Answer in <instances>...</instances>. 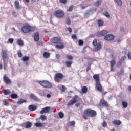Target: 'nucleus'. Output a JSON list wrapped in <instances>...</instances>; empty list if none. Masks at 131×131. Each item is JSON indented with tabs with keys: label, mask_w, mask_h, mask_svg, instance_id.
Masks as SVG:
<instances>
[{
	"label": "nucleus",
	"mask_w": 131,
	"mask_h": 131,
	"mask_svg": "<svg viewBox=\"0 0 131 131\" xmlns=\"http://www.w3.org/2000/svg\"><path fill=\"white\" fill-rule=\"evenodd\" d=\"M120 73L121 74H122L123 73H124V71H123V69H121V71H120Z\"/></svg>",
	"instance_id": "0e129e2a"
},
{
	"label": "nucleus",
	"mask_w": 131,
	"mask_h": 131,
	"mask_svg": "<svg viewBox=\"0 0 131 131\" xmlns=\"http://www.w3.org/2000/svg\"><path fill=\"white\" fill-rule=\"evenodd\" d=\"M78 99V96L75 95L73 98V99L70 100L68 103V106H73L75 103H77L78 101L77 100Z\"/></svg>",
	"instance_id": "6e6552de"
},
{
	"label": "nucleus",
	"mask_w": 131,
	"mask_h": 131,
	"mask_svg": "<svg viewBox=\"0 0 131 131\" xmlns=\"http://www.w3.org/2000/svg\"><path fill=\"white\" fill-rule=\"evenodd\" d=\"M8 41H9L10 43L12 45L14 42V39L13 38H9L8 39Z\"/></svg>",
	"instance_id": "603ef678"
},
{
	"label": "nucleus",
	"mask_w": 131,
	"mask_h": 131,
	"mask_svg": "<svg viewBox=\"0 0 131 131\" xmlns=\"http://www.w3.org/2000/svg\"><path fill=\"white\" fill-rule=\"evenodd\" d=\"M35 126H36V127H42L43 124L40 122H37L35 124Z\"/></svg>",
	"instance_id": "bb28decb"
},
{
	"label": "nucleus",
	"mask_w": 131,
	"mask_h": 131,
	"mask_svg": "<svg viewBox=\"0 0 131 131\" xmlns=\"http://www.w3.org/2000/svg\"><path fill=\"white\" fill-rule=\"evenodd\" d=\"M97 115V112L94 110L87 108L83 111L82 115V118L85 120H88V117H95Z\"/></svg>",
	"instance_id": "f257e3e1"
},
{
	"label": "nucleus",
	"mask_w": 131,
	"mask_h": 131,
	"mask_svg": "<svg viewBox=\"0 0 131 131\" xmlns=\"http://www.w3.org/2000/svg\"><path fill=\"white\" fill-rule=\"evenodd\" d=\"M120 30H121V31H124V29L123 28V27H121Z\"/></svg>",
	"instance_id": "338daca9"
},
{
	"label": "nucleus",
	"mask_w": 131,
	"mask_h": 131,
	"mask_svg": "<svg viewBox=\"0 0 131 131\" xmlns=\"http://www.w3.org/2000/svg\"><path fill=\"white\" fill-rule=\"evenodd\" d=\"M21 30L23 33H29L32 31H34V28L28 24L24 25L21 28Z\"/></svg>",
	"instance_id": "20e7f679"
},
{
	"label": "nucleus",
	"mask_w": 131,
	"mask_h": 131,
	"mask_svg": "<svg viewBox=\"0 0 131 131\" xmlns=\"http://www.w3.org/2000/svg\"><path fill=\"white\" fill-rule=\"evenodd\" d=\"M72 38L75 40V39H77V36H76V35L75 34H72Z\"/></svg>",
	"instance_id": "09e8293b"
},
{
	"label": "nucleus",
	"mask_w": 131,
	"mask_h": 131,
	"mask_svg": "<svg viewBox=\"0 0 131 131\" xmlns=\"http://www.w3.org/2000/svg\"><path fill=\"white\" fill-rule=\"evenodd\" d=\"M3 102L4 103V104L5 105V106H9V105H10L9 102H8V100L7 99L3 100Z\"/></svg>",
	"instance_id": "e433bc0d"
},
{
	"label": "nucleus",
	"mask_w": 131,
	"mask_h": 131,
	"mask_svg": "<svg viewBox=\"0 0 131 131\" xmlns=\"http://www.w3.org/2000/svg\"><path fill=\"white\" fill-rule=\"evenodd\" d=\"M14 6L17 10H20V3H19V1L16 0L14 2Z\"/></svg>",
	"instance_id": "aec40b11"
},
{
	"label": "nucleus",
	"mask_w": 131,
	"mask_h": 131,
	"mask_svg": "<svg viewBox=\"0 0 131 131\" xmlns=\"http://www.w3.org/2000/svg\"><path fill=\"white\" fill-rule=\"evenodd\" d=\"M4 95H10L11 94V91L9 90L4 89L2 91Z\"/></svg>",
	"instance_id": "393cba45"
},
{
	"label": "nucleus",
	"mask_w": 131,
	"mask_h": 131,
	"mask_svg": "<svg viewBox=\"0 0 131 131\" xmlns=\"http://www.w3.org/2000/svg\"><path fill=\"white\" fill-rule=\"evenodd\" d=\"M58 115H59V117L60 118H63V117H64V113H63V112H60L58 113Z\"/></svg>",
	"instance_id": "a18cd8bd"
},
{
	"label": "nucleus",
	"mask_w": 131,
	"mask_h": 131,
	"mask_svg": "<svg viewBox=\"0 0 131 131\" xmlns=\"http://www.w3.org/2000/svg\"><path fill=\"white\" fill-rule=\"evenodd\" d=\"M121 59H122L118 62L117 66H121V64H122L123 61H124L125 59H126V57L123 56L122 57Z\"/></svg>",
	"instance_id": "b1692460"
},
{
	"label": "nucleus",
	"mask_w": 131,
	"mask_h": 131,
	"mask_svg": "<svg viewBox=\"0 0 131 131\" xmlns=\"http://www.w3.org/2000/svg\"><path fill=\"white\" fill-rule=\"evenodd\" d=\"M113 124L114 125H120L121 124V121L119 120H114L113 121Z\"/></svg>",
	"instance_id": "5701e85b"
},
{
	"label": "nucleus",
	"mask_w": 131,
	"mask_h": 131,
	"mask_svg": "<svg viewBox=\"0 0 131 131\" xmlns=\"http://www.w3.org/2000/svg\"><path fill=\"white\" fill-rule=\"evenodd\" d=\"M73 10V6H71L69 9L67 10L68 12H72V11Z\"/></svg>",
	"instance_id": "49530a36"
},
{
	"label": "nucleus",
	"mask_w": 131,
	"mask_h": 131,
	"mask_svg": "<svg viewBox=\"0 0 131 131\" xmlns=\"http://www.w3.org/2000/svg\"><path fill=\"white\" fill-rule=\"evenodd\" d=\"M108 34V32L106 30H102L101 31L98 32L97 33V36H105L106 34Z\"/></svg>",
	"instance_id": "ddd939ff"
},
{
	"label": "nucleus",
	"mask_w": 131,
	"mask_h": 131,
	"mask_svg": "<svg viewBox=\"0 0 131 131\" xmlns=\"http://www.w3.org/2000/svg\"><path fill=\"white\" fill-rule=\"evenodd\" d=\"M27 102L26 100L22 99V98H19L18 100V101L17 102V105H21V104H23V103H26Z\"/></svg>",
	"instance_id": "4be33fe9"
},
{
	"label": "nucleus",
	"mask_w": 131,
	"mask_h": 131,
	"mask_svg": "<svg viewBox=\"0 0 131 131\" xmlns=\"http://www.w3.org/2000/svg\"><path fill=\"white\" fill-rule=\"evenodd\" d=\"M82 93H83V94L88 93V87H86V86H83L82 88Z\"/></svg>",
	"instance_id": "cd10ccee"
},
{
	"label": "nucleus",
	"mask_w": 131,
	"mask_h": 131,
	"mask_svg": "<svg viewBox=\"0 0 131 131\" xmlns=\"http://www.w3.org/2000/svg\"><path fill=\"white\" fill-rule=\"evenodd\" d=\"M66 90V88L65 86H64V85H62V92H64V91Z\"/></svg>",
	"instance_id": "6e6d98bb"
},
{
	"label": "nucleus",
	"mask_w": 131,
	"mask_h": 131,
	"mask_svg": "<svg viewBox=\"0 0 131 131\" xmlns=\"http://www.w3.org/2000/svg\"><path fill=\"white\" fill-rule=\"evenodd\" d=\"M34 40H35V41H38V40H39V33L38 32L35 33L34 35Z\"/></svg>",
	"instance_id": "412c9836"
},
{
	"label": "nucleus",
	"mask_w": 131,
	"mask_h": 131,
	"mask_svg": "<svg viewBox=\"0 0 131 131\" xmlns=\"http://www.w3.org/2000/svg\"><path fill=\"white\" fill-rule=\"evenodd\" d=\"M56 59H60V54H57L56 55Z\"/></svg>",
	"instance_id": "4d7b16f0"
},
{
	"label": "nucleus",
	"mask_w": 131,
	"mask_h": 131,
	"mask_svg": "<svg viewBox=\"0 0 131 131\" xmlns=\"http://www.w3.org/2000/svg\"><path fill=\"white\" fill-rule=\"evenodd\" d=\"M30 98H31L32 100H34V101H36V102H39V101H40L39 98H38V97H36L33 94H31Z\"/></svg>",
	"instance_id": "a211bd4d"
},
{
	"label": "nucleus",
	"mask_w": 131,
	"mask_h": 131,
	"mask_svg": "<svg viewBox=\"0 0 131 131\" xmlns=\"http://www.w3.org/2000/svg\"><path fill=\"white\" fill-rule=\"evenodd\" d=\"M38 83L45 89H51L53 86L52 83L47 80L39 81H38Z\"/></svg>",
	"instance_id": "423d86ee"
},
{
	"label": "nucleus",
	"mask_w": 131,
	"mask_h": 131,
	"mask_svg": "<svg viewBox=\"0 0 131 131\" xmlns=\"http://www.w3.org/2000/svg\"><path fill=\"white\" fill-rule=\"evenodd\" d=\"M95 48L94 49V50L95 52H98V51H100L101 49H102V43H98L96 46H94Z\"/></svg>",
	"instance_id": "dca6fc26"
},
{
	"label": "nucleus",
	"mask_w": 131,
	"mask_h": 131,
	"mask_svg": "<svg viewBox=\"0 0 131 131\" xmlns=\"http://www.w3.org/2000/svg\"><path fill=\"white\" fill-rule=\"evenodd\" d=\"M69 125L70 126H73V125H75V122L74 121H70L69 122Z\"/></svg>",
	"instance_id": "c03bdc74"
},
{
	"label": "nucleus",
	"mask_w": 131,
	"mask_h": 131,
	"mask_svg": "<svg viewBox=\"0 0 131 131\" xmlns=\"http://www.w3.org/2000/svg\"><path fill=\"white\" fill-rule=\"evenodd\" d=\"M7 50H2V56L3 59H7L8 58V54H7Z\"/></svg>",
	"instance_id": "f3484780"
},
{
	"label": "nucleus",
	"mask_w": 131,
	"mask_h": 131,
	"mask_svg": "<svg viewBox=\"0 0 131 131\" xmlns=\"http://www.w3.org/2000/svg\"><path fill=\"white\" fill-rule=\"evenodd\" d=\"M89 70H91V67H87L86 72H88V71H89Z\"/></svg>",
	"instance_id": "680f3d73"
},
{
	"label": "nucleus",
	"mask_w": 131,
	"mask_h": 131,
	"mask_svg": "<svg viewBox=\"0 0 131 131\" xmlns=\"http://www.w3.org/2000/svg\"><path fill=\"white\" fill-rule=\"evenodd\" d=\"M3 80L5 82L6 84H11L12 83V81L8 76H7V75H4L3 76Z\"/></svg>",
	"instance_id": "9b49d317"
},
{
	"label": "nucleus",
	"mask_w": 131,
	"mask_h": 131,
	"mask_svg": "<svg viewBox=\"0 0 131 131\" xmlns=\"http://www.w3.org/2000/svg\"><path fill=\"white\" fill-rule=\"evenodd\" d=\"M92 43H93V45L94 46V47H96L98 45V41L96 39H95L93 40Z\"/></svg>",
	"instance_id": "37998d69"
},
{
	"label": "nucleus",
	"mask_w": 131,
	"mask_h": 131,
	"mask_svg": "<svg viewBox=\"0 0 131 131\" xmlns=\"http://www.w3.org/2000/svg\"><path fill=\"white\" fill-rule=\"evenodd\" d=\"M67 29L70 32V33H71V32H72V29H71V28L68 27Z\"/></svg>",
	"instance_id": "864d4df0"
},
{
	"label": "nucleus",
	"mask_w": 131,
	"mask_h": 131,
	"mask_svg": "<svg viewBox=\"0 0 131 131\" xmlns=\"http://www.w3.org/2000/svg\"><path fill=\"white\" fill-rule=\"evenodd\" d=\"M50 41L52 43L56 45L55 46V48L56 49H58V50L64 49V44L63 43V42H62V40L61 39V38L58 37H55L52 38L50 39Z\"/></svg>",
	"instance_id": "f03ea898"
},
{
	"label": "nucleus",
	"mask_w": 131,
	"mask_h": 131,
	"mask_svg": "<svg viewBox=\"0 0 131 131\" xmlns=\"http://www.w3.org/2000/svg\"><path fill=\"white\" fill-rule=\"evenodd\" d=\"M17 43L19 46H21L23 47V46L24 45V43L23 42V40L19 39L17 40Z\"/></svg>",
	"instance_id": "7c9ffc66"
},
{
	"label": "nucleus",
	"mask_w": 131,
	"mask_h": 131,
	"mask_svg": "<svg viewBox=\"0 0 131 131\" xmlns=\"http://www.w3.org/2000/svg\"><path fill=\"white\" fill-rule=\"evenodd\" d=\"M100 105H102V107H108L110 106L109 103H108V102L105 100L104 97H102V99L100 100Z\"/></svg>",
	"instance_id": "1a4fd4ad"
},
{
	"label": "nucleus",
	"mask_w": 131,
	"mask_h": 131,
	"mask_svg": "<svg viewBox=\"0 0 131 131\" xmlns=\"http://www.w3.org/2000/svg\"><path fill=\"white\" fill-rule=\"evenodd\" d=\"M102 126L103 127H106L107 126V122L105 121H103L102 123Z\"/></svg>",
	"instance_id": "8fccbe9b"
},
{
	"label": "nucleus",
	"mask_w": 131,
	"mask_h": 131,
	"mask_svg": "<svg viewBox=\"0 0 131 131\" xmlns=\"http://www.w3.org/2000/svg\"><path fill=\"white\" fill-rule=\"evenodd\" d=\"M59 2L61 4H64L66 5V4L67 3V0H59Z\"/></svg>",
	"instance_id": "3c124183"
},
{
	"label": "nucleus",
	"mask_w": 131,
	"mask_h": 131,
	"mask_svg": "<svg viewBox=\"0 0 131 131\" xmlns=\"http://www.w3.org/2000/svg\"><path fill=\"white\" fill-rule=\"evenodd\" d=\"M4 69L5 70H7V64L6 63H5L4 65Z\"/></svg>",
	"instance_id": "bf43d9fd"
},
{
	"label": "nucleus",
	"mask_w": 131,
	"mask_h": 131,
	"mask_svg": "<svg viewBox=\"0 0 131 131\" xmlns=\"http://www.w3.org/2000/svg\"><path fill=\"white\" fill-rule=\"evenodd\" d=\"M93 78L95 80V85L97 91L103 93V86L100 82V75L98 74L94 75Z\"/></svg>",
	"instance_id": "7ed1b4c3"
},
{
	"label": "nucleus",
	"mask_w": 131,
	"mask_h": 131,
	"mask_svg": "<svg viewBox=\"0 0 131 131\" xmlns=\"http://www.w3.org/2000/svg\"><path fill=\"white\" fill-rule=\"evenodd\" d=\"M110 65H111V72L114 71V66L116 65V60L115 59H113L110 61Z\"/></svg>",
	"instance_id": "4468645a"
},
{
	"label": "nucleus",
	"mask_w": 131,
	"mask_h": 131,
	"mask_svg": "<svg viewBox=\"0 0 131 131\" xmlns=\"http://www.w3.org/2000/svg\"><path fill=\"white\" fill-rule=\"evenodd\" d=\"M12 14L14 16V17H17V13H16V12H12Z\"/></svg>",
	"instance_id": "13d9d810"
},
{
	"label": "nucleus",
	"mask_w": 131,
	"mask_h": 131,
	"mask_svg": "<svg viewBox=\"0 0 131 131\" xmlns=\"http://www.w3.org/2000/svg\"><path fill=\"white\" fill-rule=\"evenodd\" d=\"M127 56H128V59H129L130 60H131V52H129L128 53Z\"/></svg>",
	"instance_id": "5fc2aeb1"
},
{
	"label": "nucleus",
	"mask_w": 131,
	"mask_h": 131,
	"mask_svg": "<svg viewBox=\"0 0 131 131\" xmlns=\"http://www.w3.org/2000/svg\"><path fill=\"white\" fill-rule=\"evenodd\" d=\"M10 98H11V99H18V95L16 93H13L11 94Z\"/></svg>",
	"instance_id": "a878e982"
},
{
	"label": "nucleus",
	"mask_w": 131,
	"mask_h": 131,
	"mask_svg": "<svg viewBox=\"0 0 131 131\" xmlns=\"http://www.w3.org/2000/svg\"><path fill=\"white\" fill-rule=\"evenodd\" d=\"M28 109L30 111H35L37 109V107L34 105H30L28 106Z\"/></svg>",
	"instance_id": "6ab92c4d"
},
{
	"label": "nucleus",
	"mask_w": 131,
	"mask_h": 131,
	"mask_svg": "<svg viewBox=\"0 0 131 131\" xmlns=\"http://www.w3.org/2000/svg\"><path fill=\"white\" fill-rule=\"evenodd\" d=\"M53 16L62 19L65 17V12L62 10H57L53 12Z\"/></svg>",
	"instance_id": "39448f33"
},
{
	"label": "nucleus",
	"mask_w": 131,
	"mask_h": 131,
	"mask_svg": "<svg viewBox=\"0 0 131 131\" xmlns=\"http://www.w3.org/2000/svg\"><path fill=\"white\" fill-rule=\"evenodd\" d=\"M22 60H23V61H24V62H25L26 61H28L29 60V57H28V56H24L22 58Z\"/></svg>",
	"instance_id": "ea45409f"
},
{
	"label": "nucleus",
	"mask_w": 131,
	"mask_h": 131,
	"mask_svg": "<svg viewBox=\"0 0 131 131\" xmlns=\"http://www.w3.org/2000/svg\"><path fill=\"white\" fill-rule=\"evenodd\" d=\"M40 119L42 120V121L47 120V116L45 115H41L40 117Z\"/></svg>",
	"instance_id": "79ce46f5"
},
{
	"label": "nucleus",
	"mask_w": 131,
	"mask_h": 131,
	"mask_svg": "<svg viewBox=\"0 0 131 131\" xmlns=\"http://www.w3.org/2000/svg\"><path fill=\"white\" fill-rule=\"evenodd\" d=\"M98 24L99 26H103V25H104V21L101 19H98Z\"/></svg>",
	"instance_id": "f704fd0d"
},
{
	"label": "nucleus",
	"mask_w": 131,
	"mask_h": 131,
	"mask_svg": "<svg viewBox=\"0 0 131 131\" xmlns=\"http://www.w3.org/2000/svg\"><path fill=\"white\" fill-rule=\"evenodd\" d=\"M79 106H80V103H78L76 104V107H79Z\"/></svg>",
	"instance_id": "e2e57ef3"
},
{
	"label": "nucleus",
	"mask_w": 131,
	"mask_h": 131,
	"mask_svg": "<svg viewBox=\"0 0 131 131\" xmlns=\"http://www.w3.org/2000/svg\"><path fill=\"white\" fill-rule=\"evenodd\" d=\"M64 79V75L62 73H57L54 75V81L58 83Z\"/></svg>",
	"instance_id": "0eeeda50"
},
{
	"label": "nucleus",
	"mask_w": 131,
	"mask_h": 131,
	"mask_svg": "<svg viewBox=\"0 0 131 131\" xmlns=\"http://www.w3.org/2000/svg\"><path fill=\"white\" fill-rule=\"evenodd\" d=\"M101 4H102V1L100 0L95 3V6H96V7H99V6L101 5Z\"/></svg>",
	"instance_id": "58836bf2"
},
{
	"label": "nucleus",
	"mask_w": 131,
	"mask_h": 131,
	"mask_svg": "<svg viewBox=\"0 0 131 131\" xmlns=\"http://www.w3.org/2000/svg\"><path fill=\"white\" fill-rule=\"evenodd\" d=\"M47 98H51V95L50 94H48L47 95Z\"/></svg>",
	"instance_id": "69168bd1"
},
{
	"label": "nucleus",
	"mask_w": 131,
	"mask_h": 131,
	"mask_svg": "<svg viewBox=\"0 0 131 131\" xmlns=\"http://www.w3.org/2000/svg\"><path fill=\"white\" fill-rule=\"evenodd\" d=\"M114 35L113 34H108L104 36V39L108 41H112V40H114Z\"/></svg>",
	"instance_id": "9d476101"
},
{
	"label": "nucleus",
	"mask_w": 131,
	"mask_h": 131,
	"mask_svg": "<svg viewBox=\"0 0 131 131\" xmlns=\"http://www.w3.org/2000/svg\"><path fill=\"white\" fill-rule=\"evenodd\" d=\"M122 105L123 107V108H127V106H128V103H127V102L126 101H123L122 102Z\"/></svg>",
	"instance_id": "c756f323"
},
{
	"label": "nucleus",
	"mask_w": 131,
	"mask_h": 131,
	"mask_svg": "<svg viewBox=\"0 0 131 131\" xmlns=\"http://www.w3.org/2000/svg\"><path fill=\"white\" fill-rule=\"evenodd\" d=\"M107 92H104L102 94V97H103L102 98H104V96H105V95H106V94H107Z\"/></svg>",
	"instance_id": "052dcab7"
},
{
	"label": "nucleus",
	"mask_w": 131,
	"mask_h": 131,
	"mask_svg": "<svg viewBox=\"0 0 131 131\" xmlns=\"http://www.w3.org/2000/svg\"><path fill=\"white\" fill-rule=\"evenodd\" d=\"M117 4L118 5V6H120V7H121L122 6V2H121V0H115Z\"/></svg>",
	"instance_id": "a19ab883"
},
{
	"label": "nucleus",
	"mask_w": 131,
	"mask_h": 131,
	"mask_svg": "<svg viewBox=\"0 0 131 131\" xmlns=\"http://www.w3.org/2000/svg\"><path fill=\"white\" fill-rule=\"evenodd\" d=\"M103 15L106 17V18H110V15L109 14V12L108 11H106L103 13Z\"/></svg>",
	"instance_id": "4c0bfd02"
},
{
	"label": "nucleus",
	"mask_w": 131,
	"mask_h": 131,
	"mask_svg": "<svg viewBox=\"0 0 131 131\" xmlns=\"http://www.w3.org/2000/svg\"><path fill=\"white\" fill-rule=\"evenodd\" d=\"M51 109V107L49 106H46L45 108H42L41 110L40 111V114H43L45 113H48L49 111H50V110Z\"/></svg>",
	"instance_id": "2eb2a0df"
},
{
	"label": "nucleus",
	"mask_w": 131,
	"mask_h": 131,
	"mask_svg": "<svg viewBox=\"0 0 131 131\" xmlns=\"http://www.w3.org/2000/svg\"><path fill=\"white\" fill-rule=\"evenodd\" d=\"M66 57L67 60H70V61L73 60V56L71 55L67 54Z\"/></svg>",
	"instance_id": "473e14b6"
},
{
	"label": "nucleus",
	"mask_w": 131,
	"mask_h": 131,
	"mask_svg": "<svg viewBox=\"0 0 131 131\" xmlns=\"http://www.w3.org/2000/svg\"><path fill=\"white\" fill-rule=\"evenodd\" d=\"M72 65V61H66V66L67 67L70 68L71 67V66Z\"/></svg>",
	"instance_id": "c85d7f7f"
},
{
	"label": "nucleus",
	"mask_w": 131,
	"mask_h": 131,
	"mask_svg": "<svg viewBox=\"0 0 131 131\" xmlns=\"http://www.w3.org/2000/svg\"><path fill=\"white\" fill-rule=\"evenodd\" d=\"M78 45L79 46H83V40L81 39L79 40Z\"/></svg>",
	"instance_id": "de8ad7c7"
},
{
	"label": "nucleus",
	"mask_w": 131,
	"mask_h": 131,
	"mask_svg": "<svg viewBox=\"0 0 131 131\" xmlns=\"http://www.w3.org/2000/svg\"><path fill=\"white\" fill-rule=\"evenodd\" d=\"M17 55L19 57V58H22L23 55L22 54V51L21 50L17 51Z\"/></svg>",
	"instance_id": "c9c22d12"
},
{
	"label": "nucleus",
	"mask_w": 131,
	"mask_h": 131,
	"mask_svg": "<svg viewBox=\"0 0 131 131\" xmlns=\"http://www.w3.org/2000/svg\"><path fill=\"white\" fill-rule=\"evenodd\" d=\"M44 58H49L50 57V56H51V54H50V53L45 52L43 53V55Z\"/></svg>",
	"instance_id": "2f4dec72"
},
{
	"label": "nucleus",
	"mask_w": 131,
	"mask_h": 131,
	"mask_svg": "<svg viewBox=\"0 0 131 131\" xmlns=\"http://www.w3.org/2000/svg\"><path fill=\"white\" fill-rule=\"evenodd\" d=\"M86 48H88V47H86V46H85V47H84V48H83V51H84V52H86V50H85V49H86Z\"/></svg>",
	"instance_id": "774afa93"
},
{
	"label": "nucleus",
	"mask_w": 131,
	"mask_h": 131,
	"mask_svg": "<svg viewBox=\"0 0 131 131\" xmlns=\"http://www.w3.org/2000/svg\"><path fill=\"white\" fill-rule=\"evenodd\" d=\"M66 23L67 25H70V24H71V20L69 17L66 18Z\"/></svg>",
	"instance_id": "72a5a7b5"
},
{
	"label": "nucleus",
	"mask_w": 131,
	"mask_h": 131,
	"mask_svg": "<svg viewBox=\"0 0 131 131\" xmlns=\"http://www.w3.org/2000/svg\"><path fill=\"white\" fill-rule=\"evenodd\" d=\"M22 127H25V128H30L32 126V123L30 122H27L21 124Z\"/></svg>",
	"instance_id": "f8f14e48"
}]
</instances>
